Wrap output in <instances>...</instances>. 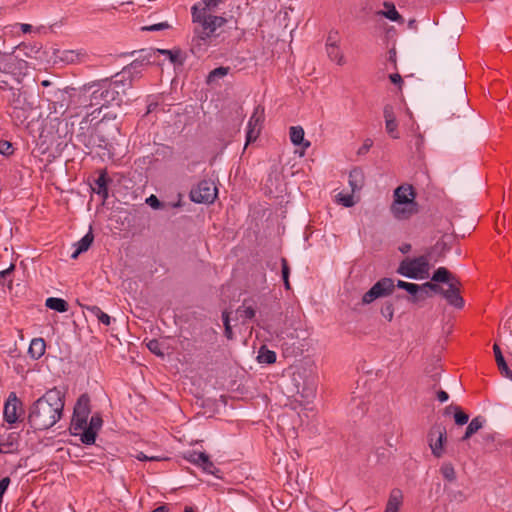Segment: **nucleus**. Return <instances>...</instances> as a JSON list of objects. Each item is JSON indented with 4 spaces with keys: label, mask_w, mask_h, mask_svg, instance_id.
Segmentation results:
<instances>
[{
    "label": "nucleus",
    "mask_w": 512,
    "mask_h": 512,
    "mask_svg": "<svg viewBox=\"0 0 512 512\" xmlns=\"http://www.w3.org/2000/svg\"><path fill=\"white\" fill-rule=\"evenodd\" d=\"M131 86V79L126 82L120 77V73L116 72L113 76L101 75L98 79V93L101 102L98 107V114H102V118L98 121V148H102L103 152L98 151L101 158H111L113 149V141L119 134V126L116 122L118 110L122 102V94L125 93L127 87Z\"/></svg>",
    "instance_id": "f257e3e1"
},
{
    "label": "nucleus",
    "mask_w": 512,
    "mask_h": 512,
    "mask_svg": "<svg viewBox=\"0 0 512 512\" xmlns=\"http://www.w3.org/2000/svg\"><path fill=\"white\" fill-rule=\"evenodd\" d=\"M64 392L58 388L48 390L30 407L28 422L35 430H47L62 417L64 409Z\"/></svg>",
    "instance_id": "f03ea898"
},
{
    "label": "nucleus",
    "mask_w": 512,
    "mask_h": 512,
    "mask_svg": "<svg viewBox=\"0 0 512 512\" xmlns=\"http://www.w3.org/2000/svg\"><path fill=\"white\" fill-rule=\"evenodd\" d=\"M226 0H204L205 6L198 9L197 6L192 7V19L195 23L193 44L201 46L206 44L208 40L219 36L217 30L227 23V19L220 16L207 14V10L216 8L220 3Z\"/></svg>",
    "instance_id": "7ed1b4c3"
},
{
    "label": "nucleus",
    "mask_w": 512,
    "mask_h": 512,
    "mask_svg": "<svg viewBox=\"0 0 512 512\" xmlns=\"http://www.w3.org/2000/svg\"><path fill=\"white\" fill-rule=\"evenodd\" d=\"M91 413L90 398L87 394H82L76 401L73 410V416L70 424V432L74 436H80L84 444H94L96 440V422L92 416L88 422Z\"/></svg>",
    "instance_id": "20e7f679"
},
{
    "label": "nucleus",
    "mask_w": 512,
    "mask_h": 512,
    "mask_svg": "<svg viewBox=\"0 0 512 512\" xmlns=\"http://www.w3.org/2000/svg\"><path fill=\"white\" fill-rule=\"evenodd\" d=\"M8 88L9 93L6 98L10 115L16 123L22 124L33 110L34 102L24 86L15 87L14 85H10Z\"/></svg>",
    "instance_id": "39448f33"
},
{
    "label": "nucleus",
    "mask_w": 512,
    "mask_h": 512,
    "mask_svg": "<svg viewBox=\"0 0 512 512\" xmlns=\"http://www.w3.org/2000/svg\"><path fill=\"white\" fill-rule=\"evenodd\" d=\"M430 255L424 254L415 258L403 259L397 273L410 279H425L429 277Z\"/></svg>",
    "instance_id": "423d86ee"
},
{
    "label": "nucleus",
    "mask_w": 512,
    "mask_h": 512,
    "mask_svg": "<svg viewBox=\"0 0 512 512\" xmlns=\"http://www.w3.org/2000/svg\"><path fill=\"white\" fill-rule=\"evenodd\" d=\"M0 70L6 74L10 85H13L12 82H16L19 85L21 78L25 76L28 71V62L19 58V55H15V52L11 54H1Z\"/></svg>",
    "instance_id": "0eeeda50"
},
{
    "label": "nucleus",
    "mask_w": 512,
    "mask_h": 512,
    "mask_svg": "<svg viewBox=\"0 0 512 512\" xmlns=\"http://www.w3.org/2000/svg\"><path fill=\"white\" fill-rule=\"evenodd\" d=\"M394 281L391 278H381L362 297L363 304H370L374 300L389 296L395 289Z\"/></svg>",
    "instance_id": "6e6552de"
},
{
    "label": "nucleus",
    "mask_w": 512,
    "mask_h": 512,
    "mask_svg": "<svg viewBox=\"0 0 512 512\" xmlns=\"http://www.w3.org/2000/svg\"><path fill=\"white\" fill-rule=\"evenodd\" d=\"M428 443L432 455L441 458L444 454V443L447 440V432L442 424H434L428 432Z\"/></svg>",
    "instance_id": "1a4fd4ad"
},
{
    "label": "nucleus",
    "mask_w": 512,
    "mask_h": 512,
    "mask_svg": "<svg viewBox=\"0 0 512 512\" xmlns=\"http://www.w3.org/2000/svg\"><path fill=\"white\" fill-rule=\"evenodd\" d=\"M217 196V188L212 181L202 180L190 191V198L196 203H213Z\"/></svg>",
    "instance_id": "9d476101"
},
{
    "label": "nucleus",
    "mask_w": 512,
    "mask_h": 512,
    "mask_svg": "<svg viewBox=\"0 0 512 512\" xmlns=\"http://www.w3.org/2000/svg\"><path fill=\"white\" fill-rule=\"evenodd\" d=\"M263 120H264V108L261 106H257L254 109V112H253L252 116L250 117V120L247 125L245 147L248 144L254 142L258 138V136L260 134V130H261V123L263 122Z\"/></svg>",
    "instance_id": "9b49d317"
},
{
    "label": "nucleus",
    "mask_w": 512,
    "mask_h": 512,
    "mask_svg": "<svg viewBox=\"0 0 512 512\" xmlns=\"http://www.w3.org/2000/svg\"><path fill=\"white\" fill-rule=\"evenodd\" d=\"M460 286L461 283L457 279L452 281L449 284L448 289H444L442 293V296L447 300V302L456 308H462L464 306V300L460 295Z\"/></svg>",
    "instance_id": "f8f14e48"
},
{
    "label": "nucleus",
    "mask_w": 512,
    "mask_h": 512,
    "mask_svg": "<svg viewBox=\"0 0 512 512\" xmlns=\"http://www.w3.org/2000/svg\"><path fill=\"white\" fill-rule=\"evenodd\" d=\"M390 212L397 220H407L418 212V204L416 202L391 204Z\"/></svg>",
    "instance_id": "ddd939ff"
},
{
    "label": "nucleus",
    "mask_w": 512,
    "mask_h": 512,
    "mask_svg": "<svg viewBox=\"0 0 512 512\" xmlns=\"http://www.w3.org/2000/svg\"><path fill=\"white\" fill-rule=\"evenodd\" d=\"M395 285L396 287L408 292L409 297L407 299L410 303L418 304L423 301L422 285L406 282L403 280H398Z\"/></svg>",
    "instance_id": "4468645a"
},
{
    "label": "nucleus",
    "mask_w": 512,
    "mask_h": 512,
    "mask_svg": "<svg viewBox=\"0 0 512 512\" xmlns=\"http://www.w3.org/2000/svg\"><path fill=\"white\" fill-rule=\"evenodd\" d=\"M416 193L411 185H400L394 191V200L392 204H407L415 202Z\"/></svg>",
    "instance_id": "2eb2a0df"
},
{
    "label": "nucleus",
    "mask_w": 512,
    "mask_h": 512,
    "mask_svg": "<svg viewBox=\"0 0 512 512\" xmlns=\"http://www.w3.org/2000/svg\"><path fill=\"white\" fill-rule=\"evenodd\" d=\"M365 184V176L360 168H354L349 174V185L352 193L359 192Z\"/></svg>",
    "instance_id": "dca6fc26"
},
{
    "label": "nucleus",
    "mask_w": 512,
    "mask_h": 512,
    "mask_svg": "<svg viewBox=\"0 0 512 512\" xmlns=\"http://www.w3.org/2000/svg\"><path fill=\"white\" fill-rule=\"evenodd\" d=\"M17 397L14 393H11L9 400L4 406V418L8 423H15L17 421Z\"/></svg>",
    "instance_id": "f3484780"
},
{
    "label": "nucleus",
    "mask_w": 512,
    "mask_h": 512,
    "mask_svg": "<svg viewBox=\"0 0 512 512\" xmlns=\"http://www.w3.org/2000/svg\"><path fill=\"white\" fill-rule=\"evenodd\" d=\"M493 351H494L495 360H496V363H497L500 373L504 377L512 380V371L509 369L498 344H494Z\"/></svg>",
    "instance_id": "a211bd4d"
},
{
    "label": "nucleus",
    "mask_w": 512,
    "mask_h": 512,
    "mask_svg": "<svg viewBox=\"0 0 512 512\" xmlns=\"http://www.w3.org/2000/svg\"><path fill=\"white\" fill-rule=\"evenodd\" d=\"M19 442L16 433H10L5 440L0 443V453L10 454L18 450Z\"/></svg>",
    "instance_id": "6ab92c4d"
},
{
    "label": "nucleus",
    "mask_w": 512,
    "mask_h": 512,
    "mask_svg": "<svg viewBox=\"0 0 512 512\" xmlns=\"http://www.w3.org/2000/svg\"><path fill=\"white\" fill-rule=\"evenodd\" d=\"M403 495L401 490L393 489L389 495L384 512H398L402 504Z\"/></svg>",
    "instance_id": "aec40b11"
},
{
    "label": "nucleus",
    "mask_w": 512,
    "mask_h": 512,
    "mask_svg": "<svg viewBox=\"0 0 512 512\" xmlns=\"http://www.w3.org/2000/svg\"><path fill=\"white\" fill-rule=\"evenodd\" d=\"M46 350V343L42 338H34L32 339L29 348L28 354L32 359H39L42 357Z\"/></svg>",
    "instance_id": "412c9836"
},
{
    "label": "nucleus",
    "mask_w": 512,
    "mask_h": 512,
    "mask_svg": "<svg viewBox=\"0 0 512 512\" xmlns=\"http://www.w3.org/2000/svg\"><path fill=\"white\" fill-rule=\"evenodd\" d=\"M94 241V235L92 232V226H90L89 232L76 244L75 251L71 254V258L76 259L79 254L86 251Z\"/></svg>",
    "instance_id": "4be33fe9"
},
{
    "label": "nucleus",
    "mask_w": 512,
    "mask_h": 512,
    "mask_svg": "<svg viewBox=\"0 0 512 512\" xmlns=\"http://www.w3.org/2000/svg\"><path fill=\"white\" fill-rule=\"evenodd\" d=\"M41 46L38 44L21 43L17 46L15 55L19 57L23 54L27 58H34L40 52Z\"/></svg>",
    "instance_id": "5701e85b"
},
{
    "label": "nucleus",
    "mask_w": 512,
    "mask_h": 512,
    "mask_svg": "<svg viewBox=\"0 0 512 512\" xmlns=\"http://www.w3.org/2000/svg\"><path fill=\"white\" fill-rule=\"evenodd\" d=\"M485 422V419L482 416H477L471 420V422L468 424L466 431L464 435L462 436L461 440L466 441L470 437H472L475 433H477L482 427Z\"/></svg>",
    "instance_id": "b1692460"
},
{
    "label": "nucleus",
    "mask_w": 512,
    "mask_h": 512,
    "mask_svg": "<svg viewBox=\"0 0 512 512\" xmlns=\"http://www.w3.org/2000/svg\"><path fill=\"white\" fill-rule=\"evenodd\" d=\"M111 183L112 179L108 177L106 170H102L98 176V196L106 199Z\"/></svg>",
    "instance_id": "393cba45"
},
{
    "label": "nucleus",
    "mask_w": 512,
    "mask_h": 512,
    "mask_svg": "<svg viewBox=\"0 0 512 512\" xmlns=\"http://www.w3.org/2000/svg\"><path fill=\"white\" fill-rule=\"evenodd\" d=\"M431 280L433 282L450 284L452 281L457 280V278L445 267H439L432 275Z\"/></svg>",
    "instance_id": "a878e982"
},
{
    "label": "nucleus",
    "mask_w": 512,
    "mask_h": 512,
    "mask_svg": "<svg viewBox=\"0 0 512 512\" xmlns=\"http://www.w3.org/2000/svg\"><path fill=\"white\" fill-rule=\"evenodd\" d=\"M157 51L159 52V54L166 55L171 61V63L175 65H183L185 61V55L180 49H157Z\"/></svg>",
    "instance_id": "bb28decb"
},
{
    "label": "nucleus",
    "mask_w": 512,
    "mask_h": 512,
    "mask_svg": "<svg viewBox=\"0 0 512 512\" xmlns=\"http://www.w3.org/2000/svg\"><path fill=\"white\" fill-rule=\"evenodd\" d=\"M290 140L294 145L303 144L304 148L310 146V142H304V130L301 126L290 127Z\"/></svg>",
    "instance_id": "cd10ccee"
},
{
    "label": "nucleus",
    "mask_w": 512,
    "mask_h": 512,
    "mask_svg": "<svg viewBox=\"0 0 512 512\" xmlns=\"http://www.w3.org/2000/svg\"><path fill=\"white\" fill-rule=\"evenodd\" d=\"M145 63H142L141 60L136 58L134 61H132L128 66L124 67L122 72H120V77L122 79L126 80V75H128L129 80H132V74L133 73H140L141 68L145 66Z\"/></svg>",
    "instance_id": "c85d7f7f"
},
{
    "label": "nucleus",
    "mask_w": 512,
    "mask_h": 512,
    "mask_svg": "<svg viewBox=\"0 0 512 512\" xmlns=\"http://www.w3.org/2000/svg\"><path fill=\"white\" fill-rule=\"evenodd\" d=\"M437 283L438 282L431 281L422 284L423 301H425L429 297H432L433 293L442 295L444 289Z\"/></svg>",
    "instance_id": "c756f323"
},
{
    "label": "nucleus",
    "mask_w": 512,
    "mask_h": 512,
    "mask_svg": "<svg viewBox=\"0 0 512 512\" xmlns=\"http://www.w3.org/2000/svg\"><path fill=\"white\" fill-rule=\"evenodd\" d=\"M327 55L330 58V60L336 62L338 65H344L345 64V58L344 55L339 47V45H331L326 46Z\"/></svg>",
    "instance_id": "7c9ffc66"
},
{
    "label": "nucleus",
    "mask_w": 512,
    "mask_h": 512,
    "mask_svg": "<svg viewBox=\"0 0 512 512\" xmlns=\"http://www.w3.org/2000/svg\"><path fill=\"white\" fill-rule=\"evenodd\" d=\"M257 360L259 363L273 364L276 362V353L262 346L259 349Z\"/></svg>",
    "instance_id": "2f4dec72"
},
{
    "label": "nucleus",
    "mask_w": 512,
    "mask_h": 512,
    "mask_svg": "<svg viewBox=\"0 0 512 512\" xmlns=\"http://www.w3.org/2000/svg\"><path fill=\"white\" fill-rule=\"evenodd\" d=\"M440 473L448 482H455L457 479L456 470L451 462L442 463Z\"/></svg>",
    "instance_id": "473e14b6"
},
{
    "label": "nucleus",
    "mask_w": 512,
    "mask_h": 512,
    "mask_svg": "<svg viewBox=\"0 0 512 512\" xmlns=\"http://www.w3.org/2000/svg\"><path fill=\"white\" fill-rule=\"evenodd\" d=\"M46 306L52 310H55L57 312H66L68 310V303L61 299V298H55L50 297L46 300Z\"/></svg>",
    "instance_id": "72a5a7b5"
},
{
    "label": "nucleus",
    "mask_w": 512,
    "mask_h": 512,
    "mask_svg": "<svg viewBox=\"0 0 512 512\" xmlns=\"http://www.w3.org/2000/svg\"><path fill=\"white\" fill-rule=\"evenodd\" d=\"M198 459H200L199 466L206 472L212 475H216V473L219 471L214 463L209 459V456L206 453H200L198 456Z\"/></svg>",
    "instance_id": "f704fd0d"
},
{
    "label": "nucleus",
    "mask_w": 512,
    "mask_h": 512,
    "mask_svg": "<svg viewBox=\"0 0 512 512\" xmlns=\"http://www.w3.org/2000/svg\"><path fill=\"white\" fill-rule=\"evenodd\" d=\"M138 59L141 60L142 63L146 65H150L154 62V58L159 54L157 49H142L138 52Z\"/></svg>",
    "instance_id": "c9c22d12"
},
{
    "label": "nucleus",
    "mask_w": 512,
    "mask_h": 512,
    "mask_svg": "<svg viewBox=\"0 0 512 512\" xmlns=\"http://www.w3.org/2000/svg\"><path fill=\"white\" fill-rule=\"evenodd\" d=\"M77 303L83 308L87 309L89 312L94 313L96 310V306L93 305L92 297L89 293L83 292L80 297L77 299Z\"/></svg>",
    "instance_id": "e433bc0d"
},
{
    "label": "nucleus",
    "mask_w": 512,
    "mask_h": 512,
    "mask_svg": "<svg viewBox=\"0 0 512 512\" xmlns=\"http://www.w3.org/2000/svg\"><path fill=\"white\" fill-rule=\"evenodd\" d=\"M246 304L247 300H244L242 306L238 307L236 312L241 318L251 320L255 317L256 311L252 306H246Z\"/></svg>",
    "instance_id": "4c0bfd02"
},
{
    "label": "nucleus",
    "mask_w": 512,
    "mask_h": 512,
    "mask_svg": "<svg viewBox=\"0 0 512 512\" xmlns=\"http://www.w3.org/2000/svg\"><path fill=\"white\" fill-rule=\"evenodd\" d=\"M147 348L149 349L150 352H152L153 354H155L159 357H164V355H165V352L163 349V344L160 343L157 339L150 340L147 343Z\"/></svg>",
    "instance_id": "58836bf2"
},
{
    "label": "nucleus",
    "mask_w": 512,
    "mask_h": 512,
    "mask_svg": "<svg viewBox=\"0 0 512 512\" xmlns=\"http://www.w3.org/2000/svg\"><path fill=\"white\" fill-rule=\"evenodd\" d=\"M385 8H387V11L384 12V16L392 21H399L402 19L401 15L396 10L394 4L385 2L384 3Z\"/></svg>",
    "instance_id": "ea45409f"
},
{
    "label": "nucleus",
    "mask_w": 512,
    "mask_h": 512,
    "mask_svg": "<svg viewBox=\"0 0 512 512\" xmlns=\"http://www.w3.org/2000/svg\"><path fill=\"white\" fill-rule=\"evenodd\" d=\"M454 420L457 425H464L468 422L469 416L459 406L453 407Z\"/></svg>",
    "instance_id": "a19ab883"
},
{
    "label": "nucleus",
    "mask_w": 512,
    "mask_h": 512,
    "mask_svg": "<svg viewBox=\"0 0 512 512\" xmlns=\"http://www.w3.org/2000/svg\"><path fill=\"white\" fill-rule=\"evenodd\" d=\"M281 266H282V278L284 282V286L286 290H290V281H289V275H290V268L288 265V261L285 258L281 259Z\"/></svg>",
    "instance_id": "79ce46f5"
},
{
    "label": "nucleus",
    "mask_w": 512,
    "mask_h": 512,
    "mask_svg": "<svg viewBox=\"0 0 512 512\" xmlns=\"http://www.w3.org/2000/svg\"><path fill=\"white\" fill-rule=\"evenodd\" d=\"M450 502L463 503L467 500L466 494L461 490H453L448 493Z\"/></svg>",
    "instance_id": "37998d69"
},
{
    "label": "nucleus",
    "mask_w": 512,
    "mask_h": 512,
    "mask_svg": "<svg viewBox=\"0 0 512 512\" xmlns=\"http://www.w3.org/2000/svg\"><path fill=\"white\" fill-rule=\"evenodd\" d=\"M385 127H386L387 133L392 138H394V139H398L399 138V134L397 132L398 124H397L396 119L395 120L386 121L385 122Z\"/></svg>",
    "instance_id": "c03bdc74"
},
{
    "label": "nucleus",
    "mask_w": 512,
    "mask_h": 512,
    "mask_svg": "<svg viewBox=\"0 0 512 512\" xmlns=\"http://www.w3.org/2000/svg\"><path fill=\"white\" fill-rule=\"evenodd\" d=\"M14 152L11 142L6 140H0V154L4 156H10Z\"/></svg>",
    "instance_id": "a18cd8bd"
},
{
    "label": "nucleus",
    "mask_w": 512,
    "mask_h": 512,
    "mask_svg": "<svg viewBox=\"0 0 512 512\" xmlns=\"http://www.w3.org/2000/svg\"><path fill=\"white\" fill-rule=\"evenodd\" d=\"M381 314L383 317H385L388 321H392L394 316V307L392 303H386L381 308Z\"/></svg>",
    "instance_id": "49530a36"
},
{
    "label": "nucleus",
    "mask_w": 512,
    "mask_h": 512,
    "mask_svg": "<svg viewBox=\"0 0 512 512\" xmlns=\"http://www.w3.org/2000/svg\"><path fill=\"white\" fill-rule=\"evenodd\" d=\"M228 73V68L218 67L209 73L208 81H213L217 77H223Z\"/></svg>",
    "instance_id": "de8ad7c7"
},
{
    "label": "nucleus",
    "mask_w": 512,
    "mask_h": 512,
    "mask_svg": "<svg viewBox=\"0 0 512 512\" xmlns=\"http://www.w3.org/2000/svg\"><path fill=\"white\" fill-rule=\"evenodd\" d=\"M338 201L345 207H352L355 204L352 195H338Z\"/></svg>",
    "instance_id": "09e8293b"
},
{
    "label": "nucleus",
    "mask_w": 512,
    "mask_h": 512,
    "mask_svg": "<svg viewBox=\"0 0 512 512\" xmlns=\"http://www.w3.org/2000/svg\"><path fill=\"white\" fill-rule=\"evenodd\" d=\"M146 203L153 209H160L164 204L155 196L151 195L146 199Z\"/></svg>",
    "instance_id": "8fccbe9b"
},
{
    "label": "nucleus",
    "mask_w": 512,
    "mask_h": 512,
    "mask_svg": "<svg viewBox=\"0 0 512 512\" xmlns=\"http://www.w3.org/2000/svg\"><path fill=\"white\" fill-rule=\"evenodd\" d=\"M98 321L106 326H109L112 321H115V318L110 317L108 314L102 312L98 308Z\"/></svg>",
    "instance_id": "3c124183"
},
{
    "label": "nucleus",
    "mask_w": 512,
    "mask_h": 512,
    "mask_svg": "<svg viewBox=\"0 0 512 512\" xmlns=\"http://www.w3.org/2000/svg\"><path fill=\"white\" fill-rule=\"evenodd\" d=\"M383 114H384L385 122L396 119V116H395V113H394V109L389 104L385 105V107L383 109Z\"/></svg>",
    "instance_id": "603ef678"
},
{
    "label": "nucleus",
    "mask_w": 512,
    "mask_h": 512,
    "mask_svg": "<svg viewBox=\"0 0 512 512\" xmlns=\"http://www.w3.org/2000/svg\"><path fill=\"white\" fill-rule=\"evenodd\" d=\"M339 35L337 31H330L327 37L326 46L338 45Z\"/></svg>",
    "instance_id": "864d4df0"
},
{
    "label": "nucleus",
    "mask_w": 512,
    "mask_h": 512,
    "mask_svg": "<svg viewBox=\"0 0 512 512\" xmlns=\"http://www.w3.org/2000/svg\"><path fill=\"white\" fill-rule=\"evenodd\" d=\"M200 453L201 452H196V451L188 452L185 455V459L188 460L189 462L199 466V464L201 463L200 459H198V456L200 455Z\"/></svg>",
    "instance_id": "5fc2aeb1"
},
{
    "label": "nucleus",
    "mask_w": 512,
    "mask_h": 512,
    "mask_svg": "<svg viewBox=\"0 0 512 512\" xmlns=\"http://www.w3.org/2000/svg\"><path fill=\"white\" fill-rule=\"evenodd\" d=\"M168 27H169V25L166 22H162V23L151 25V26H145L142 28V30H144V31H159V30L167 29Z\"/></svg>",
    "instance_id": "6e6d98bb"
},
{
    "label": "nucleus",
    "mask_w": 512,
    "mask_h": 512,
    "mask_svg": "<svg viewBox=\"0 0 512 512\" xmlns=\"http://www.w3.org/2000/svg\"><path fill=\"white\" fill-rule=\"evenodd\" d=\"M136 458L140 461H161V460H165L166 458H162V457H159V456H147L145 455L143 452H139L137 455H136Z\"/></svg>",
    "instance_id": "4d7b16f0"
},
{
    "label": "nucleus",
    "mask_w": 512,
    "mask_h": 512,
    "mask_svg": "<svg viewBox=\"0 0 512 512\" xmlns=\"http://www.w3.org/2000/svg\"><path fill=\"white\" fill-rule=\"evenodd\" d=\"M373 141L371 139H366L363 143V145L358 149L357 154L358 155H364L366 154L369 149L372 147Z\"/></svg>",
    "instance_id": "13d9d810"
},
{
    "label": "nucleus",
    "mask_w": 512,
    "mask_h": 512,
    "mask_svg": "<svg viewBox=\"0 0 512 512\" xmlns=\"http://www.w3.org/2000/svg\"><path fill=\"white\" fill-rule=\"evenodd\" d=\"M10 86V81L7 79L6 74L0 70V89H5Z\"/></svg>",
    "instance_id": "bf43d9fd"
},
{
    "label": "nucleus",
    "mask_w": 512,
    "mask_h": 512,
    "mask_svg": "<svg viewBox=\"0 0 512 512\" xmlns=\"http://www.w3.org/2000/svg\"><path fill=\"white\" fill-rule=\"evenodd\" d=\"M14 270V265L11 264L9 268L0 271V283H4L6 277L10 275V273Z\"/></svg>",
    "instance_id": "052dcab7"
},
{
    "label": "nucleus",
    "mask_w": 512,
    "mask_h": 512,
    "mask_svg": "<svg viewBox=\"0 0 512 512\" xmlns=\"http://www.w3.org/2000/svg\"><path fill=\"white\" fill-rule=\"evenodd\" d=\"M52 105H53L52 108L55 113H57V112L64 113L67 108V105L64 103H60L59 108L57 107V102H53Z\"/></svg>",
    "instance_id": "680f3d73"
},
{
    "label": "nucleus",
    "mask_w": 512,
    "mask_h": 512,
    "mask_svg": "<svg viewBox=\"0 0 512 512\" xmlns=\"http://www.w3.org/2000/svg\"><path fill=\"white\" fill-rule=\"evenodd\" d=\"M459 101L461 104H465L467 102L465 88L462 86L459 87Z\"/></svg>",
    "instance_id": "e2e57ef3"
},
{
    "label": "nucleus",
    "mask_w": 512,
    "mask_h": 512,
    "mask_svg": "<svg viewBox=\"0 0 512 512\" xmlns=\"http://www.w3.org/2000/svg\"><path fill=\"white\" fill-rule=\"evenodd\" d=\"M437 398H438V400L440 402H445V401L448 400L449 395H448V393L446 391L440 390V391L437 392Z\"/></svg>",
    "instance_id": "0e129e2a"
},
{
    "label": "nucleus",
    "mask_w": 512,
    "mask_h": 512,
    "mask_svg": "<svg viewBox=\"0 0 512 512\" xmlns=\"http://www.w3.org/2000/svg\"><path fill=\"white\" fill-rule=\"evenodd\" d=\"M495 439H496V434L495 433H488V434H485L484 437H483V440H484V442L486 444L494 442Z\"/></svg>",
    "instance_id": "69168bd1"
},
{
    "label": "nucleus",
    "mask_w": 512,
    "mask_h": 512,
    "mask_svg": "<svg viewBox=\"0 0 512 512\" xmlns=\"http://www.w3.org/2000/svg\"><path fill=\"white\" fill-rule=\"evenodd\" d=\"M389 78H390L391 82L394 83V84H401L402 83V77L399 74H397V73L391 74L389 76Z\"/></svg>",
    "instance_id": "338daca9"
},
{
    "label": "nucleus",
    "mask_w": 512,
    "mask_h": 512,
    "mask_svg": "<svg viewBox=\"0 0 512 512\" xmlns=\"http://www.w3.org/2000/svg\"><path fill=\"white\" fill-rule=\"evenodd\" d=\"M411 250V244L409 243H403L400 247H399V251L403 254H406L408 252H410Z\"/></svg>",
    "instance_id": "774afa93"
}]
</instances>
